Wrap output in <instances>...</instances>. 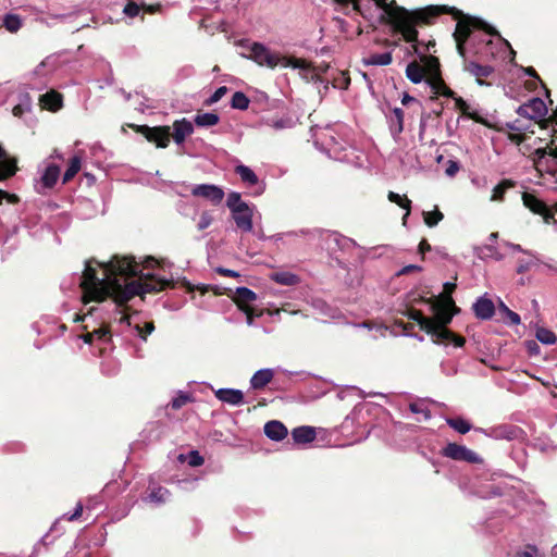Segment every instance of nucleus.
I'll return each mask as SVG.
<instances>
[{"instance_id": "f257e3e1", "label": "nucleus", "mask_w": 557, "mask_h": 557, "mask_svg": "<svg viewBox=\"0 0 557 557\" xmlns=\"http://www.w3.org/2000/svg\"><path fill=\"white\" fill-rule=\"evenodd\" d=\"M174 286L172 280L144 274L132 256H113L107 263L86 261L79 284L84 304L102 302L111 297L119 307L125 306L135 296Z\"/></svg>"}, {"instance_id": "f03ea898", "label": "nucleus", "mask_w": 557, "mask_h": 557, "mask_svg": "<svg viewBox=\"0 0 557 557\" xmlns=\"http://www.w3.org/2000/svg\"><path fill=\"white\" fill-rule=\"evenodd\" d=\"M336 3L348 7L352 4V10L360 12V3L358 0H334ZM375 4L384 11L381 22L392 26L394 33L401 34L405 41H412L417 37V27L429 26L434 23L441 11V8H422L417 10H408L397 5L395 0L389 3L387 0H374Z\"/></svg>"}, {"instance_id": "7ed1b4c3", "label": "nucleus", "mask_w": 557, "mask_h": 557, "mask_svg": "<svg viewBox=\"0 0 557 557\" xmlns=\"http://www.w3.org/2000/svg\"><path fill=\"white\" fill-rule=\"evenodd\" d=\"M428 8H441L446 11H441V14H449L457 21L456 29L454 32V39L468 40L471 36L472 29H481L491 36H499L498 32L487 24L485 21L466 15L462 11L455 7L448 5H429Z\"/></svg>"}, {"instance_id": "20e7f679", "label": "nucleus", "mask_w": 557, "mask_h": 557, "mask_svg": "<svg viewBox=\"0 0 557 557\" xmlns=\"http://www.w3.org/2000/svg\"><path fill=\"white\" fill-rule=\"evenodd\" d=\"M421 301L431 302V309L434 313L432 319L436 326H447L460 311L451 296H444L441 300L435 301L422 298Z\"/></svg>"}, {"instance_id": "39448f33", "label": "nucleus", "mask_w": 557, "mask_h": 557, "mask_svg": "<svg viewBox=\"0 0 557 557\" xmlns=\"http://www.w3.org/2000/svg\"><path fill=\"white\" fill-rule=\"evenodd\" d=\"M136 133L143 135L149 143L158 148H166L171 139V127L168 125L153 126L131 124Z\"/></svg>"}, {"instance_id": "423d86ee", "label": "nucleus", "mask_w": 557, "mask_h": 557, "mask_svg": "<svg viewBox=\"0 0 557 557\" xmlns=\"http://www.w3.org/2000/svg\"><path fill=\"white\" fill-rule=\"evenodd\" d=\"M441 455L456 461H466L469 463L481 462V458L476 453L457 443H448L441 449Z\"/></svg>"}, {"instance_id": "0eeeda50", "label": "nucleus", "mask_w": 557, "mask_h": 557, "mask_svg": "<svg viewBox=\"0 0 557 557\" xmlns=\"http://www.w3.org/2000/svg\"><path fill=\"white\" fill-rule=\"evenodd\" d=\"M522 200L523 205L533 213L542 215L544 219V222L549 224L552 222H555V214L554 212L547 207V205L537 198L535 195L530 193H523L522 194Z\"/></svg>"}, {"instance_id": "6e6552de", "label": "nucleus", "mask_w": 557, "mask_h": 557, "mask_svg": "<svg viewBox=\"0 0 557 557\" xmlns=\"http://www.w3.org/2000/svg\"><path fill=\"white\" fill-rule=\"evenodd\" d=\"M516 112L520 116L532 121L545 116L547 113V107L541 98L535 97L519 106Z\"/></svg>"}, {"instance_id": "1a4fd4ad", "label": "nucleus", "mask_w": 557, "mask_h": 557, "mask_svg": "<svg viewBox=\"0 0 557 557\" xmlns=\"http://www.w3.org/2000/svg\"><path fill=\"white\" fill-rule=\"evenodd\" d=\"M463 70L468 72L470 75L474 76L479 85H492V82H486V79L494 76L495 70L493 66L483 65L478 63L476 61L465 60Z\"/></svg>"}, {"instance_id": "9d476101", "label": "nucleus", "mask_w": 557, "mask_h": 557, "mask_svg": "<svg viewBox=\"0 0 557 557\" xmlns=\"http://www.w3.org/2000/svg\"><path fill=\"white\" fill-rule=\"evenodd\" d=\"M256 299L257 294L248 287H238L233 298V301L236 304L238 309L246 314L248 325L252 324L250 302Z\"/></svg>"}, {"instance_id": "9b49d317", "label": "nucleus", "mask_w": 557, "mask_h": 557, "mask_svg": "<svg viewBox=\"0 0 557 557\" xmlns=\"http://www.w3.org/2000/svg\"><path fill=\"white\" fill-rule=\"evenodd\" d=\"M432 329V333L426 334L432 337L434 344L451 342L455 347H462L466 344L463 336L454 333L451 330L447 329V326H436L433 322Z\"/></svg>"}, {"instance_id": "f8f14e48", "label": "nucleus", "mask_w": 557, "mask_h": 557, "mask_svg": "<svg viewBox=\"0 0 557 557\" xmlns=\"http://www.w3.org/2000/svg\"><path fill=\"white\" fill-rule=\"evenodd\" d=\"M250 58L259 65L274 69L280 63V57L270 52L262 44L255 42L250 48Z\"/></svg>"}, {"instance_id": "ddd939ff", "label": "nucleus", "mask_w": 557, "mask_h": 557, "mask_svg": "<svg viewBox=\"0 0 557 557\" xmlns=\"http://www.w3.org/2000/svg\"><path fill=\"white\" fill-rule=\"evenodd\" d=\"M191 195L195 197H201L209 200L212 205L218 206L224 198V190L213 184H200L196 185L191 189Z\"/></svg>"}, {"instance_id": "4468645a", "label": "nucleus", "mask_w": 557, "mask_h": 557, "mask_svg": "<svg viewBox=\"0 0 557 557\" xmlns=\"http://www.w3.org/2000/svg\"><path fill=\"white\" fill-rule=\"evenodd\" d=\"M232 219L234 220L237 228L242 232L248 233L252 231V216L253 211L249 206L247 207H236L231 211Z\"/></svg>"}, {"instance_id": "2eb2a0df", "label": "nucleus", "mask_w": 557, "mask_h": 557, "mask_svg": "<svg viewBox=\"0 0 557 557\" xmlns=\"http://www.w3.org/2000/svg\"><path fill=\"white\" fill-rule=\"evenodd\" d=\"M194 133V125L187 119L176 120L173 123V133L171 137L176 145H182L188 136Z\"/></svg>"}, {"instance_id": "dca6fc26", "label": "nucleus", "mask_w": 557, "mask_h": 557, "mask_svg": "<svg viewBox=\"0 0 557 557\" xmlns=\"http://www.w3.org/2000/svg\"><path fill=\"white\" fill-rule=\"evenodd\" d=\"M426 84L431 87L435 95L444 96L447 98H455V91L446 85L442 77V73L428 76Z\"/></svg>"}, {"instance_id": "f3484780", "label": "nucleus", "mask_w": 557, "mask_h": 557, "mask_svg": "<svg viewBox=\"0 0 557 557\" xmlns=\"http://www.w3.org/2000/svg\"><path fill=\"white\" fill-rule=\"evenodd\" d=\"M473 312L480 320H490L495 313V306L493 301L485 297H480L473 304Z\"/></svg>"}, {"instance_id": "a211bd4d", "label": "nucleus", "mask_w": 557, "mask_h": 557, "mask_svg": "<svg viewBox=\"0 0 557 557\" xmlns=\"http://www.w3.org/2000/svg\"><path fill=\"white\" fill-rule=\"evenodd\" d=\"M264 434L272 441H282L287 434V428L278 420H271L264 424Z\"/></svg>"}, {"instance_id": "6ab92c4d", "label": "nucleus", "mask_w": 557, "mask_h": 557, "mask_svg": "<svg viewBox=\"0 0 557 557\" xmlns=\"http://www.w3.org/2000/svg\"><path fill=\"white\" fill-rule=\"evenodd\" d=\"M39 102L44 109L55 112L62 108L63 97L57 90H50L40 96Z\"/></svg>"}, {"instance_id": "aec40b11", "label": "nucleus", "mask_w": 557, "mask_h": 557, "mask_svg": "<svg viewBox=\"0 0 557 557\" xmlns=\"http://www.w3.org/2000/svg\"><path fill=\"white\" fill-rule=\"evenodd\" d=\"M215 397L223 403L237 406L244 403V394L239 389L220 388L214 393Z\"/></svg>"}, {"instance_id": "412c9836", "label": "nucleus", "mask_w": 557, "mask_h": 557, "mask_svg": "<svg viewBox=\"0 0 557 557\" xmlns=\"http://www.w3.org/2000/svg\"><path fill=\"white\" fill-rule=\"evenodd\" d=\"M405 315L417 322L421 331L432 333L433 319L425 317L421 310L410 307L406 310Z\"/></svg>"}, {"instance_id": "4be33fe9", "label": "nucleus", "mask_w": 557, "mask_h": 557, "mask_svg": "<svg viewBox=\"0 0 557 557\" xmlns=\"http://www.w3.org/2000/svg\"><path fill=\"white\" fill-rule=\"evenodd\" d=\"M453 99L455 101V108L457 110H459L462 115L467 116L468 119H470L476 123H480L483 125L486 124L485 119L482 117L478 112L470 111V106L467 103V101L463 98H461L455 94V98H453Z\"/></svg>"}, {"instance_id": "5701e85b", "label": "nucleus", "mask_w": 557, "mask_h": 557, "mask_svg": "<svg viewBox=\"0 0 557 557\" xmlns=\"http://www.w3.org/2000/svg\"><path fill=\"white\" fill-rule=\"evenodd\" d=\"M292 436L297 444H307L315 440L317 433L312 426H299L292 431Z\"/></svg>"}, {"instance_id": "b1692460", "label": "nucleus", "mask_w": 557, "mask_h": 557, "mask_svg": "<svg viewBox=\"0 0 557 557\" xmlns=\"http://www.w3.org/2000/svg\"><path fill=\"white\" fill-rule=\"evenodd\" d=\"M406 76L413 84H419L423 79L426 81L428 77L425 74V67H423L418 61H412L407 65Z\"/></svg>"}, {"instance_id": "393cba45", "label": "nucleus", "mask_w": 557, "mask_h": 557, "mask_svg": "<svg viewBox=\"0 0 557 557\" xmlns=\"http://www.w3.org/2000/svg\"><path fill=\"white\" fill-rule=\"evenodd\" d=\"M273 376L274 373L271 369L259 370L250 380L251 387L253 389H261L272 381Z\"/></svg>"}, {"instance_id": "a878e982", "label": "nucleus", "mask_w": 557, "mask_h": 557, "mask_svg": "<svg viewBox=\"0 0 557 557\" xmlns=\"http://www.w3.org/2000/svg\"><path fill=\"white\" fill-rule=\"evenodd\" d=\"M270 278L281 285L284 286H295L300 283V277L292 272L282 271L275 272L270 275Z\"/></svg>"}, {"instance_id": "bb28decb", "label": "nucleus", "mask_w": 557, "mask_h": 557, "mask_svg": "<svg viewBox=\"0 0 557 557\" xmlns=\"http://www.w3.org/2000/svg\"><path fill=\"white\" fill-rule=\"evenodd\" d=\"M420 61L422 66L425 67L426 76H432L442 73L441 63L437 57L432 54H420Z\"/></svg>"}, {"instance_id": "cd10ccee", "label": "nucleus", "mask_w": 557, "mask_h": 557, "mask_svg": "<svg viewBox=\"0 0 557 557\" xmlns=\"http://www.w3.org/2000/svg\"><path fill=\"white\" fill-rule=\"evenodd\" d=\"M387 198L391 202H393L406 210V213L403 216V223L406 224L407 218L410 215V212H411V200L408 199L406 195L400 196L399 194H397L395 191H388Z\"/></svg>"}, {"instance_id": "c85d7f7f", "label": "nucleus", "mask_w": 557, "mask_h": 557, "mask_svg": "<svg viewBox=\"0 0 557 557\" xmlns=\"http://www.w3.org/2000/svg\"><path fill=\"white\" fill-rule=\"evenodd\" d=\"M18 99L20 102L13 107L12 113L16 117H22L24 113L32 110V97L28 92H23Z\"/></svg>"}, {"instance_id": "c756f323", "label": "nucleus", "mask_w": 557, "mask_h": 557, "mask_svg": "<svg viewBox=\"0 0 557 557\" xmlns=\"http://www.w3.org/2000/svg\"><path fill=\"white\" fill-rule=\"evenodd\" d=\"M59 175H60V168L55 164H50L47 166V169L45 170V173L41 177V182L44 184L45 187L47 188H52L58 178H59Z\"/></svg>"}, {"instance_id": "7c9ffc66", "label": "nucleus", "mask_w": 557, "mask_h": 557, "mask_svg": "<svg viewBox=\"0 0 557 557\" xmlns=\"http://www.w3.org/2000/svg\"><path fill=\"white\" fill-rule=\"evenodd\" d=\"M235 173L240 176L243 183L248 186L257 185L259 180L256 173L248 166L240 164L235 168Z\"/></svg>"}, {"instance_id": "2f4dec72", "label": "nucleus", "mask_w": 557, "mask_h": 557, "mask_svg": "<svg viewBox=\"0 0 557 557\" xmlns=\"http://www.w3.org/2000/svg\"><path fill=\"white\" fill-rule=\"evenodd\" d=\"M81 166H82L81 157L74 156L73 158H71L69 166L62 177V183L67 184L69 182H71L75 177V175L79 172Z\"/></svg>"}, {"instance_id": "473e14b6", "label": "nucleus", "mask_w": 557, "mask_h": 557, "mask_svg": "<svg viewBox=\"0 0 557 557\" xmlns=\"http://www.w3.org/2000/svg\"><path fill=\"white\" fill-rule=\"evenodd\" d=\"M515 185H516V183L511 180H507V178L503 180L493 188V194H492L491 200H493V201L504 200V196H505L506 191L509 188L515 187Z\"/></svg>"}, {"instance_id": "72a5a7b5", "label": "nucleus", "mask_w": 557, "mask_h": 557, "mask_svg": "<svg viewBox=\"0 0 557 557\" xmlns=\"http://www.w3.org/2000/svg\"><path fill=\"white\" fill-rule=\"evenodd\" d=\"M194 122L197 126L200 127H208V126H214L220 122V117L216 113H198Z\"/></svg>"}, {"instance_id": "f704fd0d", "label": "nucleus", "mask_w": 557, "mask_h": 557, "mask_svg": "<svg viewBox=\"0 0 557 557\" xmlns=\"http://www.w3.org/2000/svg\"><path fill=\"white\" fill-rule=\"evenodd\" d=\"M393 120L391 125V132L394 137L399 136L404 131V111L400 108L393 110Z\"/></svg>"}, {"instance_id": "c9c22d12", "label": "nucleus", "mask_w": 557, "mask_h": 557, "mask_svg": "<svg viewBox=\"0 0 557 557\" xmlns=\"http://www.w3.org/2000/svg\"><path fill=\"white\" fill-rule=\"evenodd\" d=\"M392 53L385 52L371 54L368 59L363 60V63L366 65H388L392 63Z\"/></svg>"}, {"instance_id": "e433bc0d", "label": "nucleus", "mask_w": 557, "mask_h": 557, "mask_svg": "<svg viewBox=\"0 0 557 557\" xmlns=\"http://www.w3.org/2000/svg\"><path fill=\"white\" fill-rule=\"evenodd\" d=\"M444 219V214L437 207L433 211L423 212V221L429 227L436 226Z\"/></svg>"}, {"instance_id": "4c0bfd02", "label": "nucleus", "mask_w": 557, "mask_h": 557, "mask_svg": "<svg viewBox=\"0 0 557 557\" xmlns=\"http://www.w3.org/2000/svg\"><path fill=\"white\" fill-rule=\"evenodd\" d=\"M447 424L460 434L468 433L472 425L462 418H449Z\"/></svg>"}, {"instance_id": "58836bf2", "label": "nucleus", "mask_w": 557, "mask_h": 557, "mask_svg": "<svg viewBox=\"0 0 557 557\" xmlns=\"http://www.w3.org/2000/svg\"><path fill=\"white\" fill-rule=\"evenodd\" d=\"M250 103L249 98L242 91H236L231 100V107L237 110L248 109Z\"/></svg>"}, {"instance_id": "ea45409f", "label": "nucleus", "mask_w": 557, "mask_h": 557, "mask_svg": "<svg viewBox=\"0 0 557 557\" xmlns=\"http://www.w3.org/2000/svg\"><path fill=\"white\" fill-rule=\"evenodd\" d=\"M3 26L10 33H16L22 27V21L16 14H7L3 20Z\"/></svg>"}, {"instance_id": "a19ab883", "label": "nucleus", "mask_w": 557, "mask_h": 557, "mask_svg": "<svg viewBox=\"0 0 557 557\" xmlns=\"http://www.w3.org/2000/svg\"><path fill=\"white\" fill-rule=\"evenodd\" d=\"M536 338L541 343L546 344V345H552L557 342L556 334L553 331L545 329V327H540L536 330Z\"/></svg>"}, {"instance_id": "79ce46f5", "label": "nucleus", "mask_w": 557, "mask_h": 557, "mask_svg": "<svg viewBox=\"0 0 557 557\" xmlns=\"http://www.w3.org/2000/svg\"><path fill=\"white\" fill-rule=\"evenodd\" d=\"M226 206L232 211L236 207H247L248 203L242 200V196L239 193L232 191L227 196Z\"/></svg>"}, {"instance_id": "37998d69", "label": "nucleus", "mask_w": 557, "mask_h": 557, "mask_svg": "<svg viewBox=\"0 0 557 557\" xmlns=\"http://www.w3.org/2000/svg\"><path fill=\"white\" fill-rule=\"evenodd\" d=\"M169 494L170 492L166 488L159 486L150 492L149 499L156 503H164Z\"/></svg>"}, {"instance_id": "c03bdc74", "label": "nucleus", "mask_w": 557, "mask_h": 557, "mask_svg": "<svg viewBox=\"0 0 557 557\" xmlns=\"http://www.w3.org/2000/svg\"><path fill=\"white\" fill-rule=\"evenodd\" d=\"M497 432L502 437L513 440L518 437V434L521 432V430L516 426H500L497 429Z\"/></svg>"}, {"instance_id": "a18cd8bd", "label": "nucleus", "mask_w": 557, "mask_h": 557, "mask_svg": "<svg viewBox=\"0 0 557 557\" xmlns=\"http://www.w3.org/2000/svg\"><path fill=\"white\" fill-rule=\"evenodd\" d=\"M285 66H292L293 69L310 70L311 64L305 59L288 58L286 59Z\"/></svg>"}, {"instance_id": "49530a36", "label": "nucleus", "mask_w": 557, "mask_h": 557, "mask_svg": "<svg viewBox=\"0 0 557 557\" xmlns=\"http://www.w3.org/2000/svg\"><path fill=\"white\" fill-rule=\"evenodd\" d=\"M506 127L511 131V133H524L528 132L530 134H534V129L530 126H525L521 123L520 120H516L513 122L507 123Z\"/></svg>"}, {"instance_id": "de8ad7c7", "label": "nucleus", "mask_w": 557, "mask_h": 557, "mask_svg": "<svg viewBox=\"0 0 557 557\" xmlns=\"http://www.w3.org/2000/svg\"><path fill=\"white\" fill-rule=\"evenodd\" d=\"M140 10H141V5L137 4L133 0H127V3L125 4V7L123 9V13L126 16L133 18V17H136L140 13Z\"/></svg>"}, {"instance_id": "09e8293b", "label": "nucleus", "mask_w": 557, "mask_h": 557, "mask_svg": "<svg viewBox=\"0 0 557 557\" xmlns=\"http://www.w3.org/2000/svg\"><path fill=\"white\" fill-rule=\"evenodd\" d=\"M228 88L226 86L219 87L206 101V106H212L213 103L220 101L222 97L226 95Z\"/></svg>"}, {"instance_id": "8fccbe9b", "label": "nucleus", "mask_w": 557, "mask_h": 557, "mask_svg": "<svg viewBox=\"0 0 557 557\" xmlns=\"http://www.w3.org/2000/svg\"><path fill=\"white\" fill-rule=\"evenodd\" d=\"M499 309L506 314V317L509 319L510 324L518 325L521 322L520 315L510 310L504 302H500Z\"/></svg>"}, {"instance_id": "3c124183", "label": "nucleus", "mask_w": 557, "mask_h": 557, "mask_svg": "<svg viewBox=\"0 0 557 557\" xmlns=\"http://www.w3.org/2000/svg\"><path fill=\"white\" fill-rule=\"evenodd\" d=\"M94 337H97L99 341L108 343L111 341V331L109 325H103L95 331H92Z\"/></svg>"}, {"instance_id": "603ef678", "label": "nucleus", "mask_w": 557, "mask_h": 557, "mask_svg": "<svg viewBox=\"0 0 557 557\" xmlns=\"http://www.w3.org/2000/svg\"><path fill=\"white\" fill-rule=\"evenodd\" d=\"M135 330L141 339L146 341L147 336L154 331V323L152 321L145 323V326L141 327L139 324L135 325Z\"/></svg>"}, {"instance_id": "864d4df0", "label": "nucleus", "mask_w": 557, "mask_h": 557, "mask_svg": "<svg viewBox=\"0 0 557 557\" xmlns=\"http://www.w3.org/2000/svg\"><path fill=\"white\" fill-rule=\"evenodd\" d=\"M191 400L190 396L188 394H180L177 397L173 398L171 401V407L174 410L181 409L183 406H185L187 403Z\"/></svg>"}, {"instance_id": "5fc2aeb1", "label": "nucleus", "mask_w": 557, "mask_h": 557, "mask_svg": "<svg viewBox=\"0 0 557 557\" xmlns=\"http://www.w3.org/2000/svg\"><path fill=\"white\" fill-rule=\"evenodd\" d=\"M187 462L190 467H200L203 465L205 459L197 450H191L188 454Z\"/></svg>"}, {"instance_id": "6e6d98bb", "label": "nucleus", "mask_w": 557, "mask_h": 557, "mask_svg": "<svg viewBox=\"0 0 557 557\" xmlns=\"http://www.w3.org/2000/svg\"><path fill=\"white\" fill-rule=\"evenodd\" d=\"M212 223V216L208 212H202L198 222V230L203 231Z\"/></svg>"}, {"instance_id": "4d7b16f0", "label": "nucleus", "mask_w": 557, "mask_h": 557, "mask_svg": "<svg viewBox=\"0 0 557 557\" xmlns=\"http://www.w3.org/2000/svg\"><path fill=\"white\" fill-rule=\"evenodd\" d=\"M460 170V164L458 161L449 160L445 170V173L449 177H454L458 171Z\"/></svg>"}, {"instance_id": "13d9d810", "label": "nucleus", "mask_w": 557, "mask_h": 557, "mask_svg": "<svg viewBox=\"0 0 557 557\" xmlns=\"http://www.w3.org/2000/svg\"><path fill=\"white\" fill-rule=\"evenodd\" d=\"M349 85H350V77L345 72H342L341 73V78L339 79H335V83H334V86L338 87L341 89H347Z\"/></svg>"}, {"instance_id": "bf43d9fd", "label": "nucleus", "mask_w": 557, "mask_h": 557, "mask_svg": "<svg viewBox=\"0 0 557 557\" xmlns=\"http://www.w3.org/2000/svg\"><path fill=\"white\" fill-rule=\"evenodd\" d=\"M508 139L517 145V146H520L522 143L525 141L527 139V135L524 133H509L508 134Z\"/></svg>"}, {"instance_id": "052dcab7", "label": "nucleus", "mask_w": 557, "mask_h": 557, "mask_svg": "<svg viewBox=\"0 0 557 557\" xmlns=\"http://www.w3.org/2000/svg\"><path fill=\"white\" fill-rule=\"evenodd\" d=\"M535 161L539 163L546 156H549V145L547 147H539L534 150Z\"/></svg>"}, {"instance_id": "680f3d73", "label": "nucleus", "mask_w": 557, "mask_h": 557, "mask_svg": "<svg viewBox=\"0 0 557 557\" xmlns=\"http://www.w3.org/2000/svg\"><path fill=\"white\" fill-rule=\"evenodd\" d=\"M542 129L548 128L553 123H555L553 116L549 117H540L537 120H533Z\"/></svg>"}, {"instance_id": "e2e57ef3", "label": "nucleus", "mask_w": 557, "mask_h": 557, "mask_svg": "<svg viewBox=\"0 0 557 557\" xmlns=\"http://www.w3.org/2000/svg\"><path fill=\"white\" fill-rule=\"evenodd\" d=\"M458 54L466 60V42L467 40L455 39Z\"/></svg>"}, {"instance_id": "0e129e2a", "label": "nucleus", "mask_w": 557, "mask_h": 557, "mask_svg": "<svg viewBox=\"0 0 557 557\" xmlns=\"http://www.w3.org/2000/svg\"><path fill=\"white\" fill-rule=\"evenodd\" d=\"M216 273H219L222 276H227V277H238L239 276L238 272L231 270V269H225V268H218Z\"/></svg>"}, {"instance_id": "69168bd1", "label": "nucleus", "mask_w": 557, "mask_h": 557, "mask_svg": "<svg viewBox=\"0 0 557 557\" xmlns=\"http://www.w3.org/2000/svg\"><path fill=\"white\" fill-rule=\"evenodd\" d=\"M422 268L420 265H416V264H409V265H406L399 272H398V275H405V274H409L410 272H413V271H421Z\"/></svg>"}, {"instance_id": "338daca9", "label": "nucleus", "mask_w": 557, "mask_h": 557, "mask_svg": "<svg viewBox=\"0 0 557 557\" xmlns=\"http://www.w3.org/2000/svg\"><path fill=\"white\" fill-rule=\"evenodd\" d=\"M537 548L533 545L528 546V550L517 553V557H534Z\"/></svg>"}, {"instance_id": "774afa93", "label": "nucleus", "mask_w": 557, "mask_h": 557, "mask_svg": "<svg viewBox=\"0 0 557 557\" xmlns=\"http://www.w3.org/2000/svg\"><path fill=\"white\" fill-rule=\"evenodd\" d=\"M419 252L422 255V259L424 258L423 255L426 252V251H431V245L429 244V242L423 238L420 243H419Z\"/></svg>"}]
</instances>
